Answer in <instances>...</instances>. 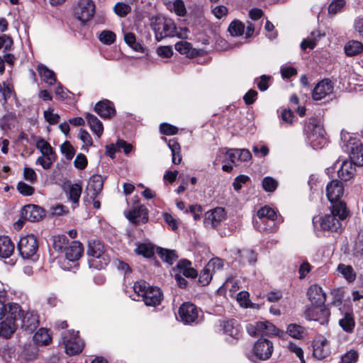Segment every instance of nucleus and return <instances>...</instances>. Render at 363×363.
Wrapping results in <instances>:
<instances>
[{
    "label": "nucleus",
    "instance_id": "f257e3e1",
    "mask_svg": "<svg viewBox=\"0 0 363 363\" xmlns=\"http://www.w3.org/2000/svg\"><path fill=\"white\" fill-rule=\"evenodd\" d=\"M347 216L346 204L339 202L332 206L330 213L319 218L320 227L323 230L337 232L341 228V220Z\"/></svg>",
    "mask_w": 363,
    "mask_h": 363
},
{
    "label": "nucleus",
    "instance_id": "f03ea898",
    "mask_svg": "<svg viewBox=\"0 0 363 363\" xmlns=\"http://www.w3.org/2000/svg\"><path fill=\"white\" fill-rule=\"evenodd\" d=\"M305 133L313 149H321L327 143L325 131L315 119H310L305 126Z\"/></svg>",
    "mask_w": 363,
    "mask_h": 363
},
{
    "label": "nucleus",
    "instance_id": "7ed1b4c3",
    "mask_svg": "<svg viewBox=\"0 0 363 363\" xmlns=\"http://www.w3.org/2000/svg\"><path fill=\"white\" fill-rule=\"evenodd\" d=\"M151 28L155 31L157 41L167 37L174 36L177 33L176 26L171 19L157 16L151 18Z\"/></svg>",
    "mask_w": 363,
    "mask_h": 363
},
{
    "label": "nucleus",
    "instance_id": "20e7f679",
    "mask_svg": "<svg viewBox=\"0 0 363 363\" xmlns=\"http://www.w3.org/2000/svg\"><path fill=\"white\" fill-rule=\"evenodd\" d=\"M86 253L92 257L89 260L90 265L99 269L104 268L109 262L108 257L104 252V246L99 241H90Z\"/></svg>",
    "mask_w": 363,
    "mask_h": 363
},
{
    "label": "nucleus",
    "instance_id": "39448f33",
    "mask_svg": "<svg viewBox=\"0 0 363 363\" xmlns=\"http://www.w3.org/2000/svg\"><path fill=\"white\" fill-rule=\"evenodd\" d=\"M78 332L67 330L62 334V344L65 352L72 356L80 353L84 347L82 340L77 335Z\"/></svg>",
    "mask_w": 363,
    "mask_h": 363
},
{
    "label": "nucleus",
    "instance_id": "423d86ee",
    "mask_svg": "<svg viewBox=\"0 0 363 363\" xmlns=\"http://www.w3.org/2000/svg\"><path fill=\"white\" fill-rule=\"evenodd\" d=\"M17 249L23 259H31L36 256L38 250L37 238L33 235H28L21 238Z\"/></svg>",
    "mask_w": 363,
    "mask_h": 363
},
{
    "label": "nucleus",
    "instance_id": "0eeeda50",
    "mask_svg": "<svg viewBox=\"0 0 363 363\" xmlns=\"http://www.w3.org/2000/svg\"><path fill=\"white\" fill-rule=\"evenodd\" d=\"M247 331L250 336L275 335L277 328L269 321L256 322L247 325Z\"/></svg>",
    "mask_w": 363,
    "mask_h": 363
},
{
    "label": "nucleus",
    "instance_id": "6e6552de",
    "mask_svg": "<svg viewBox=\"0 0 363 363\" xmlns=\"http://www.w3.org/2000/svg\"><path fill=\"white\" fill-rule=\"evenodd\" d=\"M75 13L80 21L87 22L94 15L95 5L91 0H79Z\"/></svg>",
    "mask_w": 363,
    "mask_h": 363
},
{
    "label": "nucleus",
    "instance_id": "1a4fd4ad",
    "mask_svg": "<svg viewBox=\"0 0 363 363\" xmlns=\"http://www.w3.org/2000/svg\"><path fill=\"white\" fill-rule=\"evenodd\" d=\"M349 154L350 160L354 164L363 165V144L356 140L350 139L346 145V150Z\"/></svg>",
    "mask_w": 363,
    "mask_h": 363
},
{
    "label": "nucleus",
    "instance_id": "9d476101",
    "mask_svg": "<svg viewBox=\"0 0 363 363\" xmlns=\"http://www.w3.org/2000/svg\"><path fill=\"white\" fill-rule=\"evenodd\" d=\"M273 343L268 339H259L254 345L253 353L259 360H267L269 359L273 352Z\"/></svg>",
    "mask_w": 363,
    "mask_h": 363
},
{
    "label": "nucleus",
    "instance_id": "9b49d317",
    "mask_svg": "<svg viewBox=\"0 0 363 363\" xmlns=\"http://www.w3.org/2000/svg\"><path fill=\"white\" fill-rule=\"evenodd\" d=\"M330 315V311L325 306H311L305 311V316L308 320L319 321L321 324L327 323Z\"/></svg>",
    "mask_w": 363,
    "mask_h": 363
},
{
    "label": "nucleus",
    "instance_id": "f8f14e48",
    "mask_svg": "<svg viewBox=\"0 0 363 363\" xmlns=\"http://www.w3.org/2000/svg\"><path fill=\"white\" fill-rule=\"evenodd\" d=\"M179 315L184 323H191L199 318V310L197 307L189 302L184 303L179 309Z\"/></svg>",
    "mask_w": 363,
    "mask_h": 363
},
{
    "label": "nucleus",
    "instance_id": "ddd939ff",
    "mask_svg": "<svg viewBox=\"0 0 363 363\" xmlns=\"http://www.w3.org/2000/svg\"><path fill=\"white\" fill-rule=\"evenodd\" d=\"M344 193L342 183L337 179L332 180L326 186V195L329 201L333 205L340 201Z\"/></svg>",
    "mask_w": 363,
    "mask_h": 363
},
{
    "label": "nucleus",
    "instance_id": "4468645a",
    "mask_svg": "<svg viewBox=\"0 0 363 363\" xmlns=\"http://www.w3.org/2000/svg\"><path fill=\"white\" fill-rule=\"evenodd\" d=\"M225 218V211L218 207L207 211L205 213L204 225L206 228H216Z\"/></svg>",
    "mask_w": 363,
    "mask_h": 363
},
{
    "label": "nucleus",
    "instance_id": "2eb2a0df",
    "mask_svg": "<svg viewBox=\"0 0 363 363\" xmlns=\"http://www.w3.org/2000/svg\"><path fill=\"white\" fill-rule=\"evenodd\" d=\"M22 217L30 222H36L42 220L45 216V210L33 204L24 206L22 209Z\"/></svg>",
    "mask_w": 363,
    "mask_h": 363
},
{
    "label": "nucleus",
    "instance_id": "dca6fc26",
    "mask_svg": "<svg viewBox=\"0 0 363 363\" xmlns=\"http://www.w3.org/2000/svg\"><path fill=\"white\" fill-rule=\"evenodd\" d=\"M103 186V177L99 174L93 175L88 182L86 193L91 200H94L101 192Z\"/></svg>",
    "mask_w": 363,
    "mask_h": 363
},
{
    "label": "nucleus",
    "instance_id": "f3484780",
    "mask_svg": "<svg viewBox=\"0 0 363 363\" xmlns=\"http://www.w3.org/2000/svg\"><path fill=\"white\" fill-rule=\"evenodd\" d=\"M333 91V84L329 79H323L318 82L313 90L312 97L314 100H321L330 94Z\"/></svg>",
    "mask_w": 363,
    "mask_h": 363
},
{
    "label": "nucleus",
    "instance_id": "a211bd4d",
    "mask_svg": "<svg viewBox=\"0 0 363 363\" xmlns=\"http://www.w3.org/2000/svg\"><path fill=\"white\" fill-rule=\"evenodd\" d=\"M313 356L318 359H323L327 357L330 353V345L326 338L321 337L315 340L313 345Z\"/></svg>",
    "mask_w": 363,
    "mask_h": 363
},
{
    "label": "nucleus",
    "instance_id": "6ab92c4d",
    "mask_svg": "<svg viewBox=\"0 0 363 363\" xmlns=\"http://www.w3.org/2000/svg\"><path fill=\"white\" fill-rule=\"evenodd\" d=\"M309 300L314 306H323L326 301V295L317 284L311 286L307 292Z\"/></svg>",
    "mask_w": 363,
    "mask_h": 363
},
{
    "label": "nucleus",
    "instance_id": "aec40b11",
    "mask_svg": "<svg viewBox=\"0 0 363 363\" xmlns=\"http://www.w3.org/2000/svg\"><path fill=\"white\" fill-rule=\"evenodd\" d=\"M227 160L232 163L237 161L247 162L251 160L252 154L247 149H229L225 152Z\"/></svg>",
    "mask_w": 363,
    "mask_h": 363
},
{
    "label": "nucleus",
    "instance_id": "412c9836",
    "mask_svg": "<svg viewBox=\"0 0 363 363\" xmlns=\"http://www.w3.org/2000/svg\"><path fill=\"white\" fill-rule=\"evenodd\" d=\"M6 322L14 327L13 321L21 319L23 311L21 306L16 303L9 302L6 303Z\"/></svg>",
    "mask_w": 363,
    "mask_h": 363
},
{
    "label": "nucleus",
    "instance_id": "4be33fe9",
    "mask_svg": "<svg viewBox=\"0 0 363 363\" xmlns=\"http://www.w3.org/2000/svg\"><path fill=\"white\" fill-rule=\"evenodd\" d=\"M6 306L5 301H0V335L9 337L14 332V327L6 322Z\"/></svg>",
    "mask_w": 363,
    "mask_h": 363
},
{
    "label": "nucleus",
    "instance_id": "5701e85b",
    "mask_svg": "<svg viewBox=\"0 0 363 363\" xmlns=\"http://www.w3.org/2000/svg\"><path fill=\"white\" fill-rule=\"evenodd\" d=\"M22 328L30 332L34 331L39 325V318L38 314L34 311H27L25 314L23 313L21 318Z\"/></svg>",
    "mask_w": 363,
    "mask_h": 363
},
{
    "label": "nucleus",
    "instance_id": "b1692460",
    "mask_svg": "<svg viewBox=\"0 0 363 363\" xmlns=\"http://www.w3.org/2000/svg\"><path fill=\"white\" fill-rule=\"evenodd\" d=\"M162 299V294L157 287L150 286L143 296L145 305L156 306L159 305Z\"/></svg>",
    "mask_w": 363,
    "mask_h": 363
},
{
    "label": "nucleus",
    "instance_id": "393cba45",
    "mask_svg": "<svg viewBox=\"0 0 363 363\" xmlns=\"http://www.w3.org/2000/svg\"><path fill=\"white\" fill-rule=\"evenodd\" d=\"M128 219L133 223H145L147 220V211L144 206L133 208L127 214Z\"/></svg>",
    "mask_w": 363,
    "mask_h": 363
},
{
    "label": "nucleus",
    "instance_id": "a878e982",
    "mask_svg": "<svg viewBox=\"0 0 363 363\" xmlns=\"http://www.w3.org/2000/svg\"><path fill=\"white\" fill-rule=\"evenodd\" d=\"M65 257L69 261L79 259L84 252L83 245L79 241H72L65 248Z\"/></svg>",
    "mask_w": 363,
    "mask_h": 363
},
{
    "label": "nucleus",
    "instance_id": "bb28decb",
    "mask_svg": "<svg viewBox=\"0 0 363 363\" xmlns=\"http://www.w3.org/2000/svg\"><path fill=\"white\" fill-rule=\"evenodd\" d=\"M94 110L101 117L105 118H110L116 113L112 102L108 100L98 102Z\"/></svg>",
    "mask_w": 363,
    "mask_h": 363
},
{
    "label": "nucleus",
    "instance_id": "cd10ccee",
    "mask_svg": "<svg viewBox=\"0 0 363 363\" xmlns=\"http://www.w3.org/2000/svg\"><path fill=\"white\" fill-rule=\"evenodd\" d=\"M355 172L354 164L352 160H345L342 163L337 171L338 177L344 181H348L353 177Z\"/></svg>",
    "mask_w": 363,
    "mask_h": 363
},
{
    "label": "nucleus",
    "instance_id": "c85d7f7f",
    "mask_svg": "<svg viewBox=\"0 0 363 363\" xmlns=\"http://www.w3.org/2000/svg\"><path fill=\"white\" fill-rule=\"evenodd\" d=\"M254 225L257 230L266 233H274L279 228L278 224L276 222L264 219L255 220Z\"/></svg>",
    "mask_w": 363,
    "mask_h": 363
},
{
    "label": "nucleus",
    "instance_id": "c756f323",
    "mask_svg": "<svg viewBox=\"0 0 363 363\" xmlns=\"http://www.w3.org/2000/svg\"><path fill=\"white\" fill-rule=\"evenodd\" d=\"M14 245L8 236H0V257H9L14 251Z\"/></svg>",
    "mask_w": 363,
    "mask_h": 363
},
{
    "label": "nucleus",
    "instance_id": "7c9ffc66",
    "mask_svg": "<svg viewBox=\"0 0 363 363\" xmlns=\"http://www.w3.org/2000/svg\"><path fill=\"white\" fill-rule=\"evenodd\" d=\"M86 118L91 131L99 138L103 134L104 126L101 121L94 115L87 113Z\"/></svg>",
    "mask_w": 363,
    "mask_h": 363
},
{
    "label": "nucleus",
    "instance_id": "2f4dec72",
    "mask_svg": "<svg viewBox=\"0 0 363 363\" xmlns=\"http://www.w3.org/2000/svg\"><path fill=\"white\" fill-rule=\"evenodd\" d=\"M177 269L185 277L195 278L197 276V272L191 267V262L187 259H182L177 263Z\"/></svg>",
    "mask_w": 363,
    "mask_h": 363
},
{
    "label": "nucleus",
    "instance_id": "473e14b6",
    "mask_svg": "<svg viewBox=\"0 0 363 363\" xmlns=\"http://www.w3.org/2000/svg\"><path fill=\"white\" fill-rule=\"evenodd\" d=\"M235 323V321L233 320L223 321L221 324L223 333L227 335L238 338L240 335V328Z\"/></svg>",
    "mask_w": 363,
    "mask_h": 363
},
{
    "label": "nucleus",
    "instance_id": "72a5a7b5",
    "mask_svg": "<svg viewBox=\"0 0 363 363\" xmlns=\"http://www.w3.org/2000/svg\"><path fill=\"white\" fill-rule=\"evenodd\" d=\"M339 325L345 332L352 333L355 325L352 313L346 312L343 318L339 320Z\"/></svg>",
    "mask_w": 363,
    "mask_h": 363
},
{
    "label": "nucleus",
    "instance_id": "f704fd0d",
    "mask_svg": "<svg viewBox=\"0 0 363 363\" xmlns=\"http://www.w3.org/2000/svg\"><path fill=\"white\" fill-rule=\"evenodd\" d=\"M168 147L172 152V162L175 164H180L182 162L181 147L177 140L175 139H170L168 141Z\"/></svg>",
    "mask_w": 363,
    "mask_h": 363
},
{
    "label": "nucleus",
    "instance_id": "c9c22d12",
    "mask_svg": "<svg viewBox=\"0 0 363 363\" xmlns=\"http://www.w3.org/2000/svg\"><path fill=\"white\" fill-rule=\"evenodd\" d=\"M337 271L348 281L353 282L357 277L356 272L350 265L339 264Z\"/></svg>",
    "mask_w": 363,
    "mask_h": 363
},
{
    "label": "nucleus",
    "instance_id": "e433bc0d",
    "mask_svg": "<svg viewBox=\"0 0 363 363\" xmlns=\"http://www.w3.org/2000/svg\"><path fill=\"white\" fill-rule=\"evenodd\" d=\"M363 50V44L357 40H350L345 46V52L347 56H354Z\"/></svg>",
    "mask_w": 363,
    "mask_h": 363
},
{
    "label": "nucleus",
    "instance_id": "4c0bfd02",
    "mask_svg": "<svg viewBox=\"0 0 363 363\" xmlns=\"http://www.w3.org/2000/svg\"><path fill=\"white\" fill-rule=\"evenodd\" d=\"M34 340L38 345H48L50 343L52 338L45 328H40L34 335Z\"/></svg>",
    "mask_w": 363,
    "mask_h": 363
},
{
    "label": "nucleus",
    "instance_id": "58836bf2",
    "mask_svg": "<svg viewBox=\"0 0 363 363\" xmlns=\"http://www.w3.org/2000/svg\"><path fill=\"white\" fill-rule=\"evenodd\" d=\"M37 70L40 77L46 83L52 85L55 82L56 78L55 73L52 70L47 68L45 66L43 65H38Z\"/></svg>",
    "mask_w": 363,
    "mask_h": 363
},
{
    "label": "nucleus",
    "instance_id": "ea45409f",
    "mask_svg": "<svg viewBox=\"0 0 363 363\" xmlns=\"http://www.w3.org/2000/svg\"><path fill=\"white\" fill-rule=\"evenodd\" d=\"M322 35H321L319 31L311 32L310 36L303 39L301 42V48L303 50H306V48L313 49L316 45L317 41Z\"/></svg>",
    "mask_w": 363,
    "mask_h": 363
},
{
    "label": "nucleus",
    "instance_id": "a19ab883",
    "mask_svg": "<svg viewBox=\"0 0 363 363\" xmlns=\"http://www.w3.org/2000/svg\"><path fill=\"white\" fill-rule=\"evenodd\" d=\"M157 252L160 258L169 264H172L178 257L175 250L158 247Z\"/></svg>",
    "mask_w": 363,
    "mask_h": 363
},
{
    "label": "nucleus",
    "instance_id": "79ce46f5",
    "mask_svg": "<svg viewBox=\"0 0 363 363\" xmlns=\"http://www.w3.org/2000/svg\"><path fill=\"white\" fill-rule=\"evenodd\" d=\"M257 217L258 219H264L275 222L277 218V215L273 208L265 206L257 211Z\"/></svg>",
    "mask_w": 363,
    "mask_h": 363
},
{
    "label": "nucleus",
    "instance_id": "37998d69",
    "mask_svg": "<svg viewBox=\"0 0 363 363\" xmlns=\"http://www.w3.org/2000/svg\"><path fill=\"white\" fill-rule=\"evenodd\" d=\"M82 186L78 184H73L69 186V199L74 204H77L82 194Z\"/></svg>",
    "mask_w": 363,
    "mask_h": 363
},
{
    "label": "nucleus",
    "instance_id": "c03bdc74",
    "mask_svg": "<svg viewBox=\"0 0 363 363\" xmlns=\"http://www.w3.org/2000/svg\"><path fill=\"white\" fill-rule=\"evenodd\" d=\"M287 333L294 338L301 339L304 336L305 329L299 325L291 323L287 328Z\"/></svg>",
    "mask_w": 363,
    "mask_h": 363
},
{
    "label": "nucleus",
    "instance_id": "a18cd8bd",
    "mask_svg": "<svg viewBox=\"0 0 363 363\" xmlns=\"http://www.w3.org/2000/svg\"><path fill=\"white\" fill-rule=\"evenodd\" d=\"M240 262L243 264L247 262L252 264L257 261V255L252 250H239Z\"/></svg>",
    "mask_w": 363,
    "mask_h": 363
},
{
    "label": "nucleus",
    "instance_id": "49530a36",
    "mask_svg": "<svg viewBox=\"0 0 363 363\" xmlns=\"http://www.w3.org/2000/svg\"><path fill=\"white\" fill-rule=\"evenodd\" d=\"M135 252L138 255L150 258L154 255V248L150 244L141 243L137 245Z\"/></svg>",
    "mask_w": 363,
    "mask_h": 363
},
{
    "label": "nucleus",
    "instance_id": "de8ad7c7",
    "mask_svg": "<svg viewBox=\"0 0 363 363\" xmlns=\"http://www.w3.org/2000/svg\"><path fill=\"white\" fill-rule=\"evenodd\" d=\"M36 147L40 151L42 155L49 156L54 155L55 152L50 145L43 138H39L36 141Z\"/></svg>",
    "mask_w": 363,
    "mask_h": 363
},
{
    "label": "nucleus",
    "instance_id": "09e8293b",
    "mask_svg": "<svg viewBox=\"0 0 363 363\" xmlns=\"http://www.w3.org/2000/svg\"><path fill=\"white\" fill-rule=\"evenodd\" d=\"M245 25L240 21L234 20L228 27V31L233 36H240L243 34Z\"/></svg>",
    "mask_w": 363,
    "mask_h": 363
},
{
    "label": "nucleus",
    "instance_id": "8fccbe9b",
    "mask_svg": "<svg viewBox=\"0 0 363 363\" xmlns=\"http://www.w3.org/2000/svg\"><path fill=\"white\" fill-rule=\"evenodd\" d=\"M113 11L118 16L124 18L131 11V7L128 4L118 2L115 4Z\"/></svg>",
    "mask_w": 363,
    "mask_h": 363
},
{
    "label": "nucleus",
    "instance_id": "3c124183",
    "mask_svg": "<svg viewBox=\"0 0 363 363\" xmlns=\"http://www.w3.org/2000/svg\"><path fill=\"white\" fill-rule=\"evenodd\" d=\"M55 160V154L45 156L42 155L36 161V164H40L43 169H49L51 168L52 163Z\"/></svg>",
    "mask_w": 363,
    "mask_h": 363
},
{
    "label": "nucleus",
    "instance_id": "603ef678",
    "mask_svg": "<svg viewBox=\"0 0 363 363\" xmlns=\"http://www.w3.org/2000/svg\"><path fill=\"white\" fill-rule=\"evenodd\" d=\"M150 287V286L148 283L143 280H140L134 284L133 289L135 293L143 297Z\"/></svg>",
    "mask_w": 363,
    "mask_h": 363
},
{
    "label": "nucleus",
    "instance_id": "864d4df0",
    "mask_svg": "<svg viewBox=\"0 0 363 363\" xmlns=\"http://www.w3.org/2000/svg\"><path fill=\"white\" fill-rule=\"evenodd\" d=\"M99 40L104 44L111 45L116 40V34L110 30H104L99 35Z\"/></svg>",
    "mask_w": 363,
    "mask_h": 363
},
{
    "label": "nucleus",
    "instance_id": "5fc2aeb1",
    "mask_svg": "<svg viewBox=\"0 0 363 363\" xmlns=\"http://www.w3.org/2000/svg\"><path fill=\"white\" fill-rule=\"evenodd\" d=\"M206 266L207 267V269L210 270L213 274L217 270H220L223 268V262L221 259L215 257L209 260Z\"/></svg>",
    "mask_w": 363,
    "mask_h": 363
},
{
    "label": "nucleus",
    "instance_id": "6e6d98bb",
    "mask_svg": "<svg viewBox=\"0 0 363 363\" xmlns=\"http://www.w3.org/2000/svg\"><path fill=\"white\" fill-rule=\"evenodd\" d=\"M277 182L270 177L264 178L262 181L263 189L267 192H273L277 188Z\"/></svg>",
    "mask_w": 363,
    "mask_h": 363
},
{
    "label": "nucleus",
    "instance_id": "4d7b16f0",
    "mask_svg": "<svg viewBox=\"0 0 363 363\" xmlns=\"http://www.w3.org/2000/svg\"><path fill=\"white\" fill-rule=\"evenodd\" d=\"M212 277L213 272L208 270L207 267L206 266L199 274V281L203 286L208 285L210 283Z\"/></svg>",
    "mask_w": 363,
    "mask_h": 363
},
{
    "label": "nucleus",
    "instance_id": "13d9d810",
    "mask_svg": "<svg viewBox=\"0 0 363 363\" xmlns=\"http://www.w3.org/2000/svg\"><path fill=\"white\" fill-rule=\"evenodd\" d=\"M175 49L182 55H190L192 47L191 43L186 41H179L175 44Z\"/></svg>",
    "mask_w": 363,
    "mask_h": 363
},
{
    "label": "nucleus",
    "instance_id": "bf43d9fd",
    "mask_svg": "<svg viewBox=\"0 0 363 363\" xmlns=\"http://www.w3.org/2000/svg\"><path fill=\"white\" fill-rule=\"evenodd\" d=\"M44 117L51 125L56 124L60 121V116L57 113H54L52 108H49L47 111H44Z\"/></svg>",
    "mask_w": 363,
    "mask_h": 363
},
{
    "label": "nucleus",
    "instance_id": "052dcab7",
    "mask_svg": "<svg viewBox=\"0 0 363 363\" xmlns=\"http://www.w3.org/2000/svg\"><path fill=\"white\" fill-rule=\"evenodd\" d=\"M160 131L166 135H173L177 133L178 128L169 123H162L160 125Z\"/></svg>",
    "mask_w": 363,
    "mask_h": 363
},
{
    "label": "nucleus",
    "instance_id": "680f3d73",
    "mask_svg": "<svg viewBox=\"0 0 363 363\" xmlns=\"http://www.w3.org/2000/svg\"><path fill=\"white\" fill-rule=\"evenodd\" d=\"M17 189L19 193L23 196H31L33 194L35 191L33 187L23 182H19L18 183Z\"/></svg>",
    "mask_w": 363,
    "mask_h": 363
},
{
    "label": "nucleus",
    "instance_id": "e2e57ef3",
    "mask_svg": "<svg viewBox=\"0 0 363 363\" xmlns=\"http://www.w3.org/2000/svg\"><path fill=\"white\" fill-rule=\"evenodd\" d=\"M345 4V0H335L330 4L328 12L331 14H336L343 8Z\"/></svg>",
    "mask_w": 363,
    "mask_h": 363
},
{
    "label": "nucleus",
    "instance_id": "0e129e2a",
    "mask_svg": "<svg viewBox=\"0 0 363 363\" xmlns=\"http://www.w3.org/2000/svg\"><path fill=\"white\" fill-rule=\"evenodd\" d=\"M61 151L67 160H71L74 155V150L69 142H65L61 145Z\"/></svg>",
    "mask_w": 363,
    "mask_h": 363
},
{
    "label": "nucleus",
    "instance_id": "69168bd1",
    "mask_svg": "<svg viewBox=\"0 0 363 363\" xmlns=\"http://www.w3.org/2000/svg\"><path fill=\"white\" fill-rule=\"evenodd\" d=\"M173 11L179 16H185L186 11L184 4L182 0H175L173 4Z\"/></svg>",
    "mask_w": 363,
    "mask_h": 363
},
{
    "label": "nucleus",
    "instance_id": "338daca9",
    "mask_svg": "<svg viewBox=\"0 0 363 363\" xmlns=\"http://www.w3.org/2000/svg\"><path fill=\"white\" fill-rule=\"evenodd\" d=\"M257 91L254 89L249 90L243 96V100L247 105L252 104L257 98Z\"/></svg>",
    "mask_w": 363,
    "mask_h": 363
},
{
    "label": "nucleus",
    "instance_id": "774afa93",
    "mask_svg": "<svg viewBox=\"0 0 363 363\" xmlns=\"http://www.w3.org/2000/svg\"><path fill=\"white\" fill-rule=\"evenodd\" d=\"M358 358L356 351H350L342 357V363H355Z\"/></svg>",
    "mask_w": 363,
    "mask_h": 363
}]
</instances>
